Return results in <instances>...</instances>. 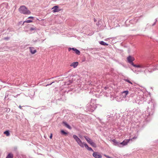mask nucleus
Returning <instances> with one entry per match:
<instances>
[{
  "mask_svg": "<svg viewBox=\"0 0 158 158\" xmlns=\"http://www.w3.org/2000/svg\"><path fill=\"white\" fill-rule=\"evenodd\" d=\"M73 137L76 141L78 144L81 147L84 148V146H85L88 150L92 151V152L94 151L90 147H89L86 143L82 142L77 135H73Z\"/></svg>",
  "mask_w": 158,
  "mask_h": 158,
  "instance_id": "obj_1",
  "label": "nucleus"
},
{
  "mask_svg": "<svg viewBox=\"0 0 158 158\" xmlns=\"http://www.w3.org/2000/svg\"><path fill=\"white\" fill-rule=\"evenodd\" d=\"M95 102L94 100L91 99V102L86 105V108L87 111L92 112L95 110L97 107Z\"/></svg>",
  "mask_w": 158,
  "mask_h": 158,
  "instance_id": "obj_2",
  "label": "nucleus"
},
{
  "mask_svg": "<svg viewBox=\"0 0 158 158\" xmlns=\"http://www.w3.org/2000/svg\"><path fill=\"white\" fill-rule=\"evenodd\" d=\"M19 11L21 14L25 15H30L31 12L24 5L21 6L19 9Z\"/></svg>",
  "mask_w": 158,
  "mask_h": 158,
  "instance_id": "obj_3",
  "label": "nucleus"
},
{
  "mask_svg": "<svg viewBox=\"0 0 158 158\" xmlns=\"http://www.w3.org/2000/svg\"><path fill=\"white\" fill-rule=\"evenodd\" d=\"M129 91L128 90H125L122 92L121 94H120L119 96H117L116 98V100L118 102L122 101L124 98L126 97Z\"/></svg>",
  "mask_w": 158,
  "mask_h": 158,
  "instance_id": "obj_4",
  "label": "nucleus"
},
{
  "mask_svg": "<svg viewBox=\"0 0 158 158\" xmlns=\"http://www.w3.org/2000/svg\"><path fill=\"white\" fill-rule=\"evenodd\" d=\"M127 59L129 63L134 67H136L137 65L134 64L133 63V61L135 60V58L134 57L131 56H129L127 57Z\"/></svg>",
  "mask_w": 158,
  "mask_h": 158,
  "instance_id": "obj_5",
  "label": "nucleus"
},
{
  "mask_svg": "<svg viewBox=\"0 0 158 158\" xmlns=\"http://www.w3.org/2000/svg\"><path fill=\"white\" fill-rule=\"evenodd\" d=\"M150 64L148 63H141L137 65L136 68L145 69L149 67Z\"/></svg>",
  "mask_w": 158,
  "mask_h": 158,
  "instance_id": "obj_6",
  "label": "nucleus"
},
{
  "mask_svg": "<svg viewBox=\"0 0 158 158\" xmlns=\"http://www.w3.org/2000/svg\"><path fill=\"white\" fill-rule=\"evenodd\" d=\"M136 138L137 137L134 136L131 139L124 140L122 142L120 143V145H122L123 146L126 145L129 142L130 140L132 141L133 139H136Z\"/></svg>",
  "mask_w": 158,
  "mask_h": 158,
  "instance_id": "obj_7",
  "label": "nucleus"
},
{
  "mask_svg": "<svg viewBox=\"0 0 158 158\" xmlns=\"http://www.w3.org/2000/svg\"><path fill=\"white\" fill-rule=\"evenodd\" d=\"M93 156L95 158H102V156L98 152H94L93 154Z\"/></svg>",
  "mask_w": 158,
  "mask_h": 158,
  "instance_id": "obj_8",
  "label": "nucleus"
},
{
  "mask_svg": "<svg viewBox=\"0 0 158 158\" xmlns=\"http://www.w3.org/2000/svg\"><path fill=\"white\" fill-rule=\"evenodd\" d=\"M29 49L30 52L32 54H35L36 52V50L33 47H30Z\"/></svg>",
  "mask_w": 158,
  "mask_h": 158,
  "instance_id": "obj_9",
  "label": "nucleus"
},
{
  "mask_svg": "<svg viewBox=\"0 0 158 158\" xmlns=\"http://www.w3.org/2000/svg\"><path fill=\"white\" fill-rule=\"evenodd\" d=\"M58 8L59 7L58 6H55L52 8V9L53 10L52 11L53 12H56L59 11Z\"/></svg>",
  "mask_w": 158,
  "mask_h": 158,
  "instance_id": "obj_10",
  "label": "nucleus"
},
{
  "mask_svg": "<svg viewBox=\"0 0 158 158\" xmlns=\"http://www.w3.org/2000/svg\"><path fill=\"white\" fill-rule=\"evenodd\" d=\"M78 63L77 62H74L71 64L70 66H71L73 67L74 68H76L78 65Z\"/></svg>",
  "mask_w": 158,
  "mask_h": 158,
  "instance_id": "obj_11",
  "label": "nucleus"
},
{
  "mask_svg": "<svg viewBox=\"0 0 158 158\" xmlns=\"http://www.w3.org/2000/svg\"><path fill=\"white\" fill-rule=\"evenodd\" d=\"M84 138L87 141V142L90 144V143L92 141V140H91V139L89 138L88 137L85 136H84Z\"/></svg>",
  "mask_w": 158,
  "mask_h": 158,
  "instance_id": "obj_12",
  "label": "nucleus"
},
{
  "mask_svg": "<svg viewBox=\"0 0 158 158\" xmlns=\"http://www.w3.org/2000/svg\"><path fill=\"white\" fill-rule=\"evenodd\" d=\"M112 141L114 143V144L115 146H120V143L119 142H117L115 139H113L112 140Z\"/></svg>",
  "mask_w": 158,
  "mask_h": 158,
  "instance_id": "obj_13",
  "label": "nucleus"
},
{
  "mask_svg": "<svg viewBox=\"0 0 158 158\" xmlns=\"http://www.w3.org/2000/svg\"><path fill=\"white\" fill-rule=\"evenodd\" d=\"M72 50L75 51V53L77 55H79L80 54V51L76 48H73Z\"/></svg>",
  "mask_w": 158,
  "mask_h": 158,
  "instance_id": "obj_14",
  "label": "nucleus"
},
{
  "mask_svg": "<svg viewBox=\"0 0 158 158\" xmlns=\"http://www.w3.org/2000/svg\"><path fill=\"white\" fill-rule=\"evenodd\" d=\"M152 71L151 69H146L144 71V73L146 75H147V72H149L150 73H152Z\"/></svg>",
  "mask_w": 158,
  "mask_h": 158,
  "instance_id": "obj_15",
  "label": "nucleus"
},
{
  "mask_svg": "<svg viewBox=\"0 0 158 158\" xmlns=\"http://www.w3.org/2000/svg\"><path fill=\"white\" fill-rule=\"evenodd\" d=\"M133 71L134 73H135L137 74H138L139 73H141L143 72L142 69H135V70H133Z\"/></svg>",
  "mask_w": 158,
  "mask_h": 158,
  "instance_id": "obj_16",
  "label": "nucleus"
},
{
  "mask_svg": "<svg viewBox=\"0 0 158 158\" xmlns=\"http://www.w3.org/2000/svg\"><path fill=\"white\" fill-rule=\"evenodd\" d=\"M63 123L67 128L69 129H71L72 128L71 126L69 125L66 122H63Z\"/></svg>",
  "mask_w": 158,
  "mask_h": 158,
  "instance_id": "obj_17",
  "label": "nucleus"
},
{
  "mask_svg": "<svg viewBox=\"0 0 158 158\" xmlns=\"http://www.w3.org/2000/svg\"><path fill=\"white\" fill-rule=\"evenodd\" d=\"M100 44L103 45H106L108 46V44L104 42L103 41H102L99 42Z\"/></svg>",
  "mask_w": 158,
  "mask_h": 158,
  "instance_id": "obj_18",
  "label": "nucleus"
},
{
  "mask_svg": "<svg viewBox=\"0 0 158 158\" xmlns=\"http://www.w3.org/2000/svg\"><path fill=\"white\" fill-rule=\"evenodd\" d=\"M158 70V65H156L154 66L152 69V70L153 71Z\"/></svg>",
  "mask_w": 158,
  "mask_h": 158,
  "instance_id": "obj_19",
  "label": "nucleus"
},
{
  "mask_svg": "<svg viewBox=\"0 0 158 158\" xmlns=\"http://www.w3.org/2000/svg\"><path fill=\"white\" fill-rule=\"evenodd\" d=\"M13 155L9 153L8 155L6 156V158H13Z\"/></svg>",
  "mask_w": 158,
  "mask_h": 158,
  "instance_id": "obj_20",
  "label": "nucleus"
},
{
  "mask_svg": "<svg viewBox=\"0 0 158 158\" xmlns=\"http://www.w3.org/2000/svg\"><path fill=\"white\" fill-rule=\"evenodd\" d=\"M4 133L6 134L7 136H8L10 135V133L9 131H6L4 132Z\"/></svg>",
  "mask_w": 158,
  "mask_h": 158,
  "instance_id": "obj_21",
  "label": "nucleus"
},
{
  "mask_svg": "<svg viewBox=\"0 0 158 158\" xmlns=\"http://www.w3.org/2000/svg\"><path fill=\"white\" fill-rule=\"evenodd\" d=\"M90 144L93 147H96V145L95 144V143H94V142L92 141L90 143Z\"/></svg>",
  "mask_w": 158,
  "mask_h": 158,
  "instance_id": "obj_22",
  "label": "nucleus"
},
{
  "mask_svg": "<svg viewBox=\"0 0 158 158\" xmlns=\"http://www.w3.org/2000/svg\"><path fill=\"white\" fill-rule=\"evenodd\" d=\"M32 22V21L31 20H26V21H24L23 22V25L25 23H30Z\"/></svg>",
  "mask_w": 158,
  "mask_h": 158,
  "instance_id": "obj_23",
  "label": "nucleus"
},
{
  "mask_svg": "<svg viewBox=\"0 0 158 158\" xmlns=\"http://www.w3.org/2000/svg\"><path fill=\"white\" fill-rule=\"evenodd\" d=\"M61 134L63 135H67V133L65 132L63 130H62L61 131Z\"/></svg>",
  "mask_w": 158,
  "mask_h": 158,
  "instance_id": "obj_24",
  "label": "nucleus"
},
{
  "mask_svg": "<svg viewBox=\"0 0 158 158\" xmlns=\"http://www.w3.org/2000/svg\"><path fill=\"white\" fill-rule=\"evenodd\" d=\"M124 80L125 81H126V82H128V83H130V84H132V82H131V81H130L129 80H128V79H124Z\"/></svg>",
  "mask_w": 158,
  "mask_h": 158,
  "instance_id": "obj_25",
  "label": "nucleus"
},
{
  "mask_svg": "<svg viewBox=\"0 0 158 158\" xmlns=\"http://www.w3.org/2000/svg\"><path fill=\"white\" fill-rule=\"evenodd\" d=\"M36 29V27H31L30 28V30L31 31L33 30H35Z\"/></svg>",
  "mask_w": 158,
  "mask_h": 158,
  "instance_id": "obj_26",
  "label": "nucleus"
},
{
  "mask_svg": "<svg viewBox=\"0 0 158 158\" xmlns=\"http://www.w3.org/2000/svg\"><path fill=\"white\" fill-rule=\"evenodd\" d=\"M62 94V96L61 97L60 99L63 100L64 98V94Z\"/></svg>",
  "mask_w": 158,
  "mask_h": 158,
  "instance_id": "obj_27",
  "label": "nucleus"
},
{
  "mask_svg": "<svg viewBox=\"0 0 158 158\" xmlns=\"http://www.w3.org/2000/svg\"><path fill=\"white\" fill-rule=\"evenodd\" d=\"M135 95V94L134 93H132L130 94V97H133Z\"/></svg>",
  "mask_w": 158,
  "mask_h": 158,
  "instance_id": "obj_28",
  "label": "nucleus"
},
{
  "mask_svg": "<svg viewBox=\"0 0 158 158\" xmlns=\"http://www.w3.org/2000/svg\"><path fill=\"white\" fill-rule=\"evenodd\" d=\"M54 82H52V83H49V84H48L47 85H46L45 86H48V85H52Z\"/></svg>",
  "mask_w": 158,
  "mask_h": 158,
  "instance_id": "obj_29",
  "label": "nucleus"
},
{
  "mask_svg": "<svg viewBox=\"0 0 158 158\" xmlns=\"http://www.w3.org/2000/svg\"><path fill=\"white\" fill-rule=\"evenodd\" d=\"M104 156L107 158H112L110 157L109 156H107L106 155H105Z\"/></svg>",
  "mask_w": 158,
  "mask_h": 158,
  "instance_id": "obj_30",
  "label": "nucleus"
},
{
  "mask_svg": "<svg viewBox=\"0 0 158 158\" xmlns=\"http://www.w3.org/2000/svg\"><path fill=\"white\" fill-rule=\"evenodd\" d=\"M104 156L107 158H112L110 157L109 156H107L106 155H105Z\"/></svg>",
  "mask_w": 158,
  "mask_h": 158,
  "instance_id": "obj_31",
  "label": "nucleus"
},
{
  "mask_svg": "<svg viewBox=\"0 0 158 158\" xmlns=\"http://www.w3.org/2000/svg\"><path fill=\"white\" fill-rule=\"evenodd\" d=\"M9 39V37H6L4 38V39L6 40H8Z\"/></svg>",
  "mask_w": 158,
  "mask_h": 158,
  "instance_id": "obj_32",
  "label": "nucleus"
},
{
  "mask_svg": "<svg viewBox=\"0 0 158 158\" xmlns=\"http://www.w3.org/2000/svg\"><path fill=\"white\" fill-rule=\"evenodd\" d=\"M72 48H68V50L69 51H70L71 50H72Z\"/></svg>",
  "mask_w": 158,
  "mask_h": 158,
  "instance_id": "obj_33",
  "label": "nucleus"
},
{
  "mask_svg": "<svg viewBox=\"0 0 158 158\" xmlns=\"http://www.w3.org/2000/svg\"><path fill=\"white\" fill-rule=\"evenodd\" d=\"M28 19H33L34 18V17L32 16H30L28 18Z\"/></svg>",
  "mask_w": 158,
  "mask_h": 158,
  "instance_id": "obj_34",
  "label": "nucleus"
},
{
  "mask_svg": "<svg viewBox=\"0 0 158 158\" xmlns=\"http://www.w3.org/2000/svg\"><path fill=\"white\" fill-rule=\"evenodd\" d=\"M32 41H33V42H34V43H35L37 41V40H33Z\"/></svg>",
  "mask_w": 158,
  "mask_h": 158,
  "instance_id": "obj_35",
  "label": "nucleus"
},
{
  "mask_svg": "<svg viewBox=\"0 0 158 158\" xmlns=\"http://www.w3.org/2000/svg\"><path fill=\"white\" fill-rule=\"evenodd\" d=\"M22 106H21L20 105L19 106V108L20 109H21V108Z\"/></svg>",
  "mask_w": 158,
  "mask_h": 158,
  "instance_id": "obj_36",
  "label": "nucleus"
},
{
  "mask_svg": "<svg viewBox=\"0 0 158 158\" xmlns=\"http://www.w3.org/2000/svg\"><path fill=\"white\" fill-rule=\"evenodd\" d=\"M52 134H51V135L50 136V139L52 138Z\"/></svg>",
  "mask_w": 158,
  "mask_h": 158,
  "instance_id": "obj_37",
  "label": "nucleus"
},
{
  "mask_svg": "<svg viewBox=\"0 0 158 158\" xmlns=\"http://www.w3.org/2000/svg\"><path fill=\"white\" fill-rule=\"evenodd\" d=\"M110 115H107L106 117H107V118H110Z\"/></svg>",
  "mask_w": 158,
  "mask_h": 158,
  "instance_id": "obj_38",
  "label": "nucleus"
},
{
  "mask_svg": "<svg viewBox=\"0 0 158 158\" xmlns=\"http://www.w3.org/2000/svg\"><path fill=\"white\" fill-rule=\"evenodd\" d=\"M156 23V22H154V23L152 25V26H154Z\"/></svg>",
  "mask_w": 158,
  "mask_h": 158,
  "instance_id": "obj_39",
  "label": "nucleus"
},
{
  "mask_svg": "<svg viewBox=\"0 0 158 158\" xmlns=\"http://www.w3.org/2000/svg\"><path fill=\"white\" fill-rule=\"evenodd\" d=\"M157 21V19H155V22L156 23Z\"/></svg>",
  "mask_w": 158,
  "mask_h": 158,
  "instance_id": "obj_40",
  "label": "nucleus"
},
{
  "mask_svg": "<svg viewBox=\"0 0 158 158\" xmlns=\"http://www.w3.org/2000/svg\"><path fill=\"white\" fill-rule=\"evenodd\" d=\"M149 104H151V105H153V104H152V102H151V103H148Z\"/></svg>",
  "mask_w": 158,
  "mask_h": 158,
  "instance_id": "obj_41",
  "label": "nucleus"
},
{
  "mask_svg": "<svg viewBox=\"0 0 158 158\" xmlns=\"http://www.w3.org/2000/svg\"><path fill=\"white\" fill-rule=\"evenodd\" d=\"M94 22L96 21V20L95 18L94 19Z\"/></svg>",
  "mask_w": 158,
  "mask_h": 158,
  "instance_id": "obj_42",
  "label": "nucleus"
},
{
  "mask_svg": "<svg viewBox=\"0 0 158 158\" xmlns=\"http://www.w3.org/2000/svg\"><path fill=\"white\" fill-rule=\"evenodd\" d=\"M150 108L149 107V106H148V110H149V109Z\"/></svg>",
  "mask_w": 158,
  "mask_h": 158,
  "instance_id": "obj_43",
  "label": "nucleus"
},
{
  "mask_svg": "<svg viewBox=\"0 0 158 158\" xmlns=\"http://www.w3.org/2000/svg\"><path fill=\"white\" fill-rule=\"evenodd\" d=\"M151 113H149V115H150L151 114Z\"/></svg>",
  "mask_w": 158,
  "mask_h": 158,
  "instance_id": "obj_44",
  "label": "nucleus"
},
{
  "mask_svg": "<svg viewBox=\"0 0 158 158\" xmlns=\"http://www.w3.org/2000/svg\"><path fill=\"white\" fill-rule=\"evenodd\" d=\"M22 23V21L20 22H19V23H20V24H21V23Z\"/></svg>",
  "mask_w": 158,
  "mask_h": 158,
  "instance_id": "obj_45",
  "label": "nucleus"
},
{
  "mask_svg": "<svg viewBox=\"0 0 158 158\" xmlns=\"http://www.w3.org/2000/svg\"><path fill=\"white\" fill-rule=\"evenodd\" d=\"M104 88H105V89H106L107 88L106 87H105Z\"/></svg>",
  "mask_w": 158,
  "mask_h": 158,
  "instance_id": "obj_46",
  "label": "nucleus"
}]
</instances>
